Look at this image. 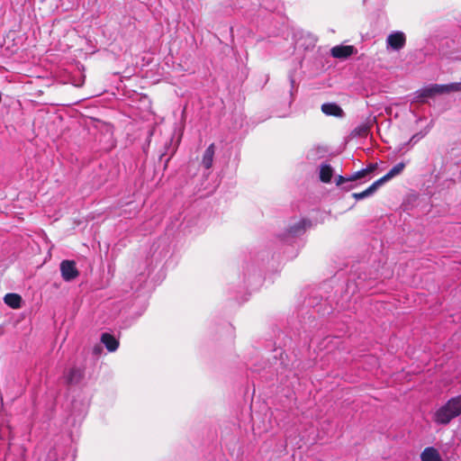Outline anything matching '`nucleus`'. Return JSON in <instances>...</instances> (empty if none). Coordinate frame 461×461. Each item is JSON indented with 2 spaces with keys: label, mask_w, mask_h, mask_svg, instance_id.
Segmentation results:
<instances>
[{
  "label": "nucleus",
  "mask_w": 461,
  "mask_h": 461,
  "mask_svg": "<svg viewBox=\"0 0 461 461\" xmlns=\"http://www.w3.org/2000/svg\"><path fill=\"white\" fill-rule=\"evenodd\" d=\"M461 415V395L450 398L433 414V420L438 425H447L452 420Z\"/></svg>",
  "instance_id": "obj_1"
},
{
  "label": "nucleus",
  "mask_w": 461,
  "mask_h": 461,
  "mask_svg": "<svg viewBox=\"0 0 461 461\" xmlns=\"http://www.w3.org/2000/svg\"><path fill=\"white\" fill-rule=\"evenodd\" d=\"M451 92H461V82L447 85L433 84L417 92V100L422 102L425 98L433 97L437 95L448 94Z\"/></svg>",
  "instance_id": "obj_2"
},
{
  "label": "nucleus",
  "mask_w": 461,
  "mask_h": 461,
  "mask_svg": "<svg viewBox=\"0 0 461 461\" xmlns=\"http://www.w3.org/2000/svg\"><path fill=\"white\" fill-rule=\"evenodd\" d=\"M438 52L446 59L461 60V37L442 39L438 46Z\"/></svg>",
  "instance_id": "obj_3"
},
{
  "label": "nucleus",
  "mask_w": 461,
  "mask_h": 461,
  "mask_svg": "<svg viewBox=\"0 0 461 461\" xmlns=\"http://www.w3.org/2000/svg\"><path fill=\"white\" fill-rule=\"evenodd\" d=\"M60 273H61L62 278L66 282L73 281L79 276V271L77 268L76 262L74 260L61 261Z\"/></svg>",
  "instance_id": "obj_4"
},
{
  "label": "nucleus",
  "mask_w": 461,
  "mask_h": 461,
  "mask_svg": "<svg viewBox=\"0 0 461 461\" xmlns=\"http://www.w3.org/2000/svg\"><path fill=\"white\" fill-rule=\"evenodd\" d=\"M356 52L357 50L352 45H337L330 50V55L339 59H346Z\"/></svg>",
  "instance_id": "obj_5"
},
{
  "label": "nucleus",
  "mask_w": 461,
  "mask_h": 461,
  "mask_svg": "<svg viewBox=\"0 0 461 461\" xmlns=\"http://www.w3.org/2000/svg\"><path fill=\"white\" fill-rule=\"evenodd\" d=\"M406 38L403 32H394L388 35L386 39V44L388 48L394 50H400L405 45Z\"/></svg>",
  "instance_id": "obj_6"
},
{
  "label": "nucleus",
  "mask_w": 461,
  "mask_h": 461,
  "mask_svg": "<svg viewBox=\"0 0 461 461\" xmlns=\"http://www.w3.org/2000/svg\"><path fill=\"white\" fill-rule=\"evenodd\" d=\"M406 167V164L404 162H400L396 165H394L386 175H384L383 177L377 179L378 183L382 185L385 182L391 180L392 178L401 175L404 168Z\"/></svg>",
  "instance_id": "obj_7"
},
{
  "label": "nucleus",
  "mask_w": 461,
  "mask_h": 461,
  "mask_svg": "<svg viewBox=\"0 0 461 461\" xmlns=\"http://www.w3.org/2000/svg\"><path fill=\"white\" fill-rule=\"evenodd\" d=\"M84 376L83 369L79 367H72L65 375L66 383L68 384H78Z\"/></svg>",
  "instance_id": "obj_8"
},
{
  "label": "nucleus",
  "mask_w": 461,
  "mask_h": 461,
  "mask_svg": "<svg viewBox=\"0 0 461 461\" xmlns=\"http://www.w3.org/2000/svg\"><path fill=\"white\" fill-rule=\"evenodd\" d=\"M321 111L326 115L336 117H343L344 112L342 108L335 103H325L321 105Z\"/></svg>",
  "instance_id": "obj_9"
},
{
  "label": "nucleus",
  "mask_w": 461,
  "mask_h": 461,
  "mask_svg": "<svg viewBox=\"0 0 461 461\" xmlns=\"http://www.w3.org/2000/svg\"><path fill=\"white\" fill-rule=\"evenodd\" d=\"M214 154H215V145H214V143H212L204 150V153L202 158L201 164L205 169H210L212 167Z\"/></svg>",
  "instance_id": "obj_10"
},
{
  "label": "nucleus",
  "mask_w": 461,
  "mask_h": 461,
  "mask_svg": "<svg viewBox=\"0 0 461 461\" xmlns=\"http://www.w3.org/2000/svg\"><path fill=\"white\" fill-rule=\"evenodd\" d=\"M421 461H443L438 451L433 447H426L420 454Z\"/></svg>",
  "instance_id": "obj_11"
},
{
  "label": "nucleus",
  "mask_w": 461,
  "mask_h": 461,
  "mask_svg": "<svg viewBox=\"0 0 461 461\" xmlns=\"http://www.w3.org/2000/svg\"><path fill=\"white\" fill-rule=\"evenodd\" d=\"M101 341L110 352L115 351L119 347V341L109 333H103Z\"/></svg>",
  "instance_id": "obj_12"
},
{
  "label": "nucleus",
  "mask_w": 461,
  "mask_h": 461,
  "mask_svg": "<svg viewBox=\"0 0 461 461\" xmlns=\"http://www.w3.org/2000/svg\"><path fill=\"white\" fill-rule=\"evenodd\" d=\"M4 302L13 309H19L22 304V297L17 294L10 293L5 295Z\"/></svg>",
  "instance_id": "obj_13"
},
{
  "label": "nucleus",
  "mask_w": 461,
  "mask_h": 461,
  "mask_svg": "<svg viewBox=\"0 0 461 461\" xmlns=\"http://www.w3.org/2000/svg\"><path fill=\"white\" fill-rule=\"evenodd\" d=\"M379 186H381V185L376 180L368 188H366V190H364L363 192H360V193H354L352 194V196L356 200L365 199V198H366L368 196H371L373 194H375Z\"/></svg>",
  "instance_id": "obj_14"
},
{
  "label": "nucleus",
  "mask_w": 461,
  "mask_h": 461,
  "mask_svg": "<svg viewBox=\"0 0 461 461\" xmlns=\"http://www.w3.org/2000/svg\"><path fill=\"white\" fill-rule=\"evenodd\" d=\"M333 176V169L329 164H321L320 167V179L324 183H329Z\"/></svg>",
  "instance_id": "obj_15"
},
{
  "label": "nucleus",
  "mask_w": 461,
  "mask_h": 461,
  "mask_svg": "<svg viewBox=\"0 0 461 461\" xmlns=\"http://www.w3.org/2000/svg\"><path fill=\"white\" fill-rule=\"evenodd\" d=\"M305 221L302 220L298 223L289 228V233L295 236L300 234L305 228Z\"/></svg>",
  "instance_id": "obj_16"
},
{
  "label": "nucleus",
  "mask_w": 461,
  "mask_h": 461,
  "mask_svg": "<svg viewBox=\"0 0 461 461\" xmlns=\"http://www.w3.org/2000/svg\"><path fill=\"white\" fill-rule=\"evenodd\" d=\"M430 130V127L428 126L423 131H420L419 133H416L414 134L409 140V143H417L420 140H421L422 138H424L428 132Z\"/></svg>",
  "instance_id": "obj_17"
},
{
  "label": "nucleus",
  "mask_w": 461,
  "mask_h": 461,
  "mask_svg": "<svg viewBox=\"0 0 461 461\" xmlns=\"http://www.w3.org/2000/svg\"><path fill=\"white\" fill-rule=\"evenodd\" d=\"M367 174L368 170H365V168H363L348 176V180L356 181L357 179L365 177Z\"/></svg>",
  "instance_id": "obj_18"
},
{
  "label": "nucleus",
  "mask_w": 461,
  "mask_h": 461,
  "mask_svg": "<svg viewBox=\"0 0 461 461\" xmlns=\"http://www.w3.org/2000/svg\"><path fill=\"white\" fill-rule=\"evenodd\" d=\"M349 180H348V177H345L343 176H339L337 178H336V185H341L342 184L346 183V182H348Z\"/></svg>",
  "instance_id": "obj_19"
},
{
  "label": "nucleus",
  "mask_w": 461,
  "mask_h": 461,
  "mask_svg": "<svg viewBox=\"0 0 461 461\" xmlns=\"http://www.w3.org/2000/svg\"><path fill=\"white\" fill-rule=\"evenodd\" d=\"M377 167V164H370L365 170H368V174L373 172Z\"/></svg>",
  "instance_id": "obj_20"
}]
</instances>
